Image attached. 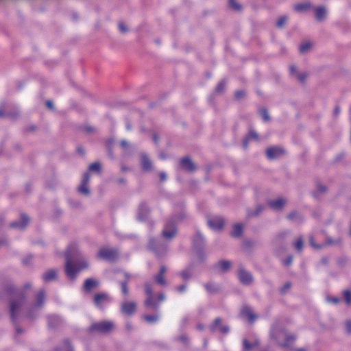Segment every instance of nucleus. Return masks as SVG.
Segmentation results:
<instances>
[{"label":"nucleus","mask_w":351,"mask_h":351,"mask_svg":"<svg viewBox=\"0 0 351 351\" xmlns=\"http://www.w3.org/2000/svg\"><path fill=\"white\" fill-rule=\"evenodd\" d=\"M238 278L241 284L249 286L253 283L254 278L250 272L240 267L238 271Z\"/></svg>","instance_id":"10"},{"label":"nucleus","mask_w":351,"mask_h":351,"mask_svg":"<svg viewBox=\"0 0 351 351\" xmlns=\"http://www.w3.org/2000/svg\"><path fill=\"white\" fill-rule=\"evenodd\" d=\"M243 225L241 223H236L233 226L232 230L230 233L231 236L234 238H239L243 233Z\"/></svg>","instance_id":"33"},{"label":"nucleus","mask_w":351,"mask_h":351,"mask_svg":"<svg viewBox=\"0 0 351 351\" xmlns=\"http://www.w3.org/2000/svg\"><path fill=\"white\" fill-rule=\"evenodd\" d=\"M290 73L292 76L295 77L297 73H299V71L297 70V68L295 66L292 65L289 68Z\"/></svg>","instance_id":"60"},{"label":"nucleus","mask_w":351,"mask_h":351,"mask_svg":"<svg viewBox=\"0 0 351 351\" xmlns=\"http://www.w3.org/2000/svg\"><path fill=\"white\" fill-rule=\"evenodd\" d=\"M231 265L230 261L221 260L215 265L214 268L219 272L225 273L230 269Z\"/></svg>","instance_id":"22"},{"label":"nucleus","mask_w":351,"mask_h":351,"mask_svg":"<svg viewBox=\"0 0 351 351\" xmlns=\"http://www.w3.org/2000/svg\"><path fill=\"white\" fill-rule=\"evenodd\" d=\"M230 7L234 10H240L241 5L239 4L236 0H228Z\"/></svg>","instance_id":"49"},{"label":"nucleus","mask_w":351,"mask_h":351,"mask_svg":"<svg viewBox=\"0 0 351 351\" xmlns=\"http://www.w3.org/2000/svg\"><path fill=\"white\" fill-rule=\"evenodd\" d=\"M143 318L146 322L149 324H154L159 320L160 315L157 313L154 315H143Z\"/></svg>","instance_id":"37"},{"label":"nucleus","mask_w":351,"mask_h":351,"mask_svg":"<svg viewBox=\"0 0 351 351\" xmlns=\"http://www.w3.org/2000/svg\"><path fill=\"white\" fill-rule=\"evenodd\" d=\"M315 19L319 21H323L326 16V10L324 7L319 6L315 9Z\"/></svg>","instance_id":"30"},{"label":"nucleus","mask_w":351,"mask_h":351,"mask_svg":"<svg viewBox=\"0 0 351 351\" xmlns=\"http://www.w3.org/2000/svg\"><path fill=\"white\" fill-rule=\"evenodd\" d=\"M179 275L184 280H189L192 278L193 276V269L191 267L186 268L182 270Z\"/></svg>","instance_id":"35"},{"label":"nucleus","mask_w":351,"mask_h":351,"mask_svg":"<svg viewBox=\"0 0 351 351\" xmlns=\"http://www.w3.org/2000/svg\"><path fill=\"white\" fill-rule=\"evenodd\" d=\"M245 94H246L245 91H244L243 90H237L234 93V97L237 100H241L245 97Z\"/></svg>","instance_id":"54"},{"label":"nucleus","mask_w":351,"mask_h":351,"mask_svg":"<svg viewBox=\"0 0 351 351\" xmlns=\"http://www.w3.org/2000/svg\"><path fill=\"white\" fill-rule=\"evenodd\" d=\"M259 114L264 121H269L270 117L266 108H262L259 110Z\"/></svg>","instance_id":"46"},{"label":"nucleus","mask_w":351,"mask_h":351,"mask_svg":"<svg viewBox=\"0 0 351 351\" xmlns=\"http://www.w3.org/2000/svg\"><path fill=\"white\" fill-rule=\"evenodd\" d=\"M264 206L257 204L254 210L247 211V216L250 217H257L264 210Z\"/></svg>","instance_id":"36"},{"label":"nucleus","mask_w":351,"mask_h":351,"mask_svg":"<svg viewBox=\"0 0 351 351\" xmlns=\"http://www.w3.org/2000/svg\"><path fill=\"white\" fill-rule=\"evenodd\" d=\"M47 319L49 327L53 329L58 327L63 322L62 319L60 316L54 315H49Z\"/></svg>","instance_id":"23"},{"label":"nucleus","mask_w":351,"mask_h":351,"mask_svg":"<svg viewBox=\"0 0 351 351\" xmlns=\"http://www.w3.org/2000/svg\"><path fill=\"white\" fill-rule=\"evenodd\" d=\"M327 191V189L324 185H318L317 188V191L313 192V195L314 197H317L319 194H323L325 193Z\"/></svg>","instance_id":"48"},{"label":"nucleus","mask_w":351,"mask_h":351,"mask_svg":"<svg viewBox=\"0 0 351 351\" xmlns=\"http://www.w3.org/2000/svg\"><path fill=\"white\" fill-rule=\"evenodd\" d=\"M270 337L278 345L287 347L295 340V337L288 334L280 322H275L271 328Z\"/></svg>","instance_id":"2"},{"label":"nucleus","mask_w":351,"mask_h":351,"mask_svg":"<svg viewBox=\"0 0 351 351\" xmlns=\"http://www.w3.org/2000/svg\"><path fill=\"white\" fill-rule=\"evenodd\" d=\"M204 287L209 294H217L221 291L220 285L213 282H209L204 285Z\"/></svg>","instance_id":"26"},{"label":"nucleus","mask_w":351,"mask_h":351,"mask_svg":"<svg viewBox=\"0 0 351 351\" xmlns=\"http://www.w3.org/2000/svg\"><path fill=\"white\" fill-rule=\"evenodd\" d=\"M88 170L99 172L101 170V165L99 162H93L89 165Z\"/></svg>","instance_id":"50"},{"label":"nucleus","mask_w":351,"mask_h":351,"mask_svg":"<svg viewBox=\"0 0 351 351\" xmlns=\"http://www.w3.org/2000/svg\"><path fill=\"white\" fill-rule=\"evenodd\" d=\"M294 247L296 249L297 251L301 252L303 248V241L302 239L300 237L299 238L295 243H294Z\"/></svg>","instance_id":"52"},{"label":"nucleus","mask_w":351,"mask_h":351,"mask_svg":"<svg viewBox=\"0 0 351 351\" xmlns=\"http://www.w3.org/2000/svg\"><path fill=\"white\" fill-rule=\"evenodd\" d=\"M119 29L122 34H125L129 32L128 27L123 22L119 23Z\"/></svg>","instance_id":"55"},{"label":"nucleus","mask_w":351,"mask_h":351,"mask_svg":"<svg viewBox=\"0 0 351 351\" xmlns=\"http://www.w3.org/2000/svg\"><path fill=\"white\" fill-rule=\"evenodd\" d=\"M149 212L150 209L147 204L145 202H141L138 206V219L141 221L145 220Z\"/></svg>","instance_id":"20"},{"label":"nucleus","mask_w":351,"mask_h":351,"mask_svg":"<svg viewBox=\"0 0 351 351\" xmlns=\"http://www.w3.org/2000/svg\"><path fill=\"white\" fill-rule=\"evenodd\" d=\"M167 245L161 242L158 239H150L148 248L158 257H162L167 252Z\"/></svg>","instance_id":"6"},{"label":"nucleus","mask_w":351,"mask_h":351,"mask_svg":"<svg viewBox=\"0 0 351 351\" xmlns=\"http://www.w3.org/2000/svg\"><path fill=\"white\" fill-rule=\"evenodd\" d=\"M240 315L246 317L250 324H253L257 319V315L252 309L248 306H243L240 312Z\"/></svg>","instance_id":"14"},{"label":"nucleus","mask_w":351,"mask_h":351,"mask_svg":"<svg viewBox=\"0 0 351 351\" xmlns=\"http://www.w3.org/2000/svg\"><path fill=\"white\" fill-rule=\"evenodd\" d=\"M291 282H287L285 284V285L280 289V293H282V294H285L286 293L288 290L290 289L291 287Z\"/></svg>","instance_id":"58"},{"label":"nucleus","mask_w":351,"mask_h":351,"mask_svg":"<svg viewBox=\"0 0 351 351\" xmlns=\"http://www.w3.org/2000/svg\"><path fill=\"white\" fill-rule=\"evenodd\" d=\"M178 340L181 343L186 344L188 341V337L185 335H182L178 337Z\"/></svg>","instance_id":"59"},{"label":"nucleus","mask_w":351,"mask_h":351,"mask_svg":"<svg viewBox=\"0 0 351 351\" xmlns=\"http://www.w3.org/2000/svg\"><path fill=\"white\" fill-rule=\"evenodd\" d=\"M226 82L224 80H221L217 84V86L215 88V92L219 94L223 93L226 89Z\"/></svg>","instance_id":"44"},{"label":"nucleus","mask_w":351,"mask_h":351,"mask_svg":"<svg viewBox=\"0 0 351 351\" xmlns=\"http://www.w3.org/2000/svg\"><path fill=\"white\" fill-rule=\"evenodd\" d=\"M54 351H73V348L69 339L63 341L62 344L57 347Z\"/></svg>","instance_id":"34"},{"label":"nucleus","mask_w":351,"mask_h":351,"mask_svg":"<svg viewBox=\"0 0 351 351\" xmlns=\"http://www.w3.org/2000/svg\"><path fill=\"white\" fill-rule=\"evenodd\" d=\"M120 145L122 149H126L128 147H129V143L125 140H122L120 142Z\"/></svg>","instance_id":"64"},{"label":"nucleus","mask_w":351,"mask_h":351,"mask_svg":"<svg viewBox=\"0 0 351 351\" xmlns=\"http://www.w3.org/2000/svg\"><path fill=\"white\" fill-rule=\"evenodd\" d=\"M285 153V149L278 146H273V147H268L265 151L267 158L269 160H271L278 158L279 157L282 156Z\"/></svg>","instance_id":"11"},{"label":"nucleus","mask_w":351,"mask_h":351,"mask_svg":"<svg viewBox=\"0 0 351 351\" xmlns=\"http://www.w3.org/2000/svg\"><path fill=\"white\" fill-rule=\"evenodd\" d=\"M128 284V280H121L119 282V285L121 288V292L125 296H128L129 294Z\"/></svg>","instance_id":"42"},{"label":"nucleus","mask_w":351,"mask_h":351,"mask_svg":"<svg viewBox=\"0 0 351 351\" xmlns=\"http://www.w3.org/2000/svg\"><path fill=\"white\" fill-rule=\"evenodd\" d=\"M8 105L6 104H3L0 106V118L5 117H16L18 116V111L15 110L14 112H8Z\"/></svg>","instance_id":"29"},{"label":"nucleus","mask_w":351,"mask_h":351,"mask_svg":"<svg viewBox=\"0 0 351 351\" xmlns=\"http://www.w3.org/2000/svg\"><path fill=\"white\" fill-rule=\"evenodd\" d=\"M89 181H90V173H89V172H86L85 173H84V175L82 176L81 184H88Z\"/></svg>","instance_id":"56"},{"label":"nucleus","mask_w":351,"mask_h":351,"mask_svg":"<svg viewBox=\"0 0 351 351\" xmlns=\"http://www.w3.org/2000/svg\"><path fill=\"white\" fill-rule=\"evenodd\" d=\"M342 294L346 304L351 305V291L349 290H344L343 291Z\"/></svg>","instance_id":"43"},{"label":"nucleus","mask_w":351,"mask_h":351,"mask_svg":"<svg viewBox=\"0 0 351 351\" xmlns=\"http://www.w3.org/2000/svg\"><path fill=\"white\" fill-rule=\"evenodd\" d=\"M326 300L328 303H332L334 304H337L339 302V299L336 297L327 296Z\"/></svg>","instance_id":"57"},{"label":"nucleus","mask_w":351,"mask_h":351,"mask_svg":"<svg viewBox=\"0 0 351 351\" xmlns=\"http://www.w3.org/2000/svg\"><path fill=\"white\" fill-rule=\"evenodd\" d=\"M287 21V17L285 16H282L278 19V20L276 22V26L279 28H281L284 26L285 23Z\"/></svg>","instance_id":"53"},{"label":"nucleus","mask_w":351,"mask_h":351,"mask_svg":"<svg viewBox=\"0 0 351 351\" xmlns=\"http://www.w3.org/2000/svg\"><path fill=\"white\" fill-rule=\"evenodd\" d=\"M136 309V304L132 301H124L121 304L122 313L130 316L134 313Z\"/></svg>","instance_id":"13"},{"label":"nucleus","mask_w":351,"mask_h":351,"mask_svg":"<svg viewBox=\"0 0 351 351\" xmlns=\"http://www.w3.org/2000/svg\"><path fill=\"white\" fill-rule=\"evenodd\" d=\"M57 278V271L56 269H51L46 272H45L43 275V279L45 282H51Z\"/></svg>","instance_id":"31"},{"label":"nucleus","mask_w":351,"mask_h":351,"mask_svg":"<svg viewBox=\"0 0 351 351\" xmlns=\"http://www.w3.org/2000/svg\"><path fill=\"white\" fill-rule=\"evenodd\" d=\"M288 231H282L280 232L274 239V243L276 245H280L284 238L287 235Z\"/></svg>","instance_id":"41"},{"label":"nucleus","mask_w":351,"mask_h":351,"mask_svg":"<svg viewBox=\"0 0 351 351\" xmlns=\"http://www.w3.org/2000/svg\"><path fill=\"white\" fill-rule=\"evenodd\" d=\"M259 341L255 339L253 342L250 343L246 339H243V351H251L255 347L259 346Z\"/></svg>","instance_id":"32"},{"label":"nucleus","mask_w":351,"mask_h":351,"mask_svg":"<svg viewBox=\"0 0 351 351\" xmlns=\"http://www.w3.org/2000/svg\"><path fill=\"white\" fill-rule=\"evenodd\" d=\"M110 297L106 293H98L94 295L93 302L98 308H102L105 304L110 302Z\"/></svg>","instance_id":"12"},{"label":"nucleus","mask_w":351,"mask_h":351,"mask_svg":"<svg viewBox=\"0 0 351 351\" xmlns=\"http://www.w3.org/2000/svg\"><path fill=\"white\" fill-rule=\"evenodd\" d=\"M295 77L301 83H303L305 82L306 77H307V73H297Z\"/></svg>","instance_id":"51"},{"label":"nucleus","mask_w":351,"mask_h":351,"mask_svg":"<svg viewBox=\"0 0 351 351\" xmlns=\"http://www.w3.org/2000/svg\"><path fill=\"white\" fill-rule=\"evenodd\" d=\"M204 239L203 236L197 232L193 239V247L199 258L202 261L204 258L203 250L204 247Z\"/></svg>","instance_id":"9"},{"label":"nucleus","mask_w":351,"mask_h":351,"mask_svg":"<svg viewBox=\"0 0 351 351\" xmlns=\"http://www.w3.org/2000/svg\"><path fill=\"white\" fill-rule=\"evenodd\" d=\"M71 247H73V246H71L70 248L65 252V272L69 278H70L71 280H74L76 277L77 274L80 271L88 267V263L86 259H82L77 263L76 265H74L71 261Z\"/></svg>","instance_id":"4"},{"label":"nucleus","mask_w":351,"mask_h":351,"mask_svg":"<svg viewBox=\"0 0 351 351\" xmlns=\"http://www.w3.org/2000/svg\"><path fill=\"white\" fill-rule=\"evenodd\" d=\"M186 285H182L176 287V290L180 293H183L186 290Z\"/></svg>","instance_id":"62"},{"label":"nucleus","mask_w":351,"mask_h":351,"mask_svg":"<svg viewBox=\"0 0 351 351\" xmlns=\"http://www.w3.org/2000/svg\"><path fill=\"white\" fill-rule=\"evenodd\" d=\"M144 305L147 308H149L154 311H158L159 308V303L154 300V296L147 297L144 302Z\"/></svg>","instance_id":"28"},{"label":"nucleus","mask_w":351,"mask_h":351,"mask_svg":"<svg viewBox=\"0 0 351 351\" xmlns=\"http://www.w3.org/2000/svg\"><path fill=\"white\" fill-rule=\"evenodd\" d=\"M141 165L143 170L145 171H151L152 170V162L146 154H141Z\"/></svg>","instance_id":"21"},{"label":"nucleus","mask_w":351,"mask_h":351,"mask_svg":"<svg viewBox=\"0 0 351 351\" xmlns=\"http://www.w3.org/2000/svg\"><path fill=\"white\" fill-rule=\"evenodd\" d=\"M186 217L184 210L180 208V210L176 212L173 217L167 220L162 235L165 239L170 240L173 239L177 233L176 221L179 222L184 220Z\"/></svg>","instance_id":"3"},{"label":"nucleus","mask_w":351,"mask_h":351,"mask_svg":"<svg viewBox=\"0 0 351 351\" xmlns=\"http://www.w3.org/2000/svg\"><path fill=\"white\" fill-rule=\"evenodd\" d=\"M337 264L340 267H344L348 265L349 258L348 256H341L337 258Z\"/></svg>","instance_id":"38"},{"label":"nucleus","mask_w":351,"mask_h":351,"mask_svg":"<svg viewBox=\"0 0 351 351\" xmlns=\"http://www.w3.org/2000/svg\"><path fill=\"white\" fill-rule=\"evenodd\" d=\"M45 300V291L41 289L35 295L34 302L25 313L24 304L26 300V296L23 291H16L10 302L11 321L16 324L19 319L23 317H27L31 320L35 319L38 317L40 310L44 306Z\"/></svg>","instance_id":"1"},{"label":"nucleus","mask_w":351,"mask_h":351,"mask_svg":"<svg viewBox=\"0 0 351 351\" xmlns=\"http://www.w3.org/2000/svg\"><path fill=\"white\" fill-rule=\"evenodd\" d=\"M287 201L284 198L269 200L267 202L268 206L274 210H281L285 206Z\"/></svg>","instance_id":"18"},{"label":"nucleus","mask_w":351,"mask_h":351,"mask_svg":"<svg viewBox=\"0 0 351 351\" xmlns=\"http://www.w3.org/2000/svg\"><path fill=\"white\" fill-rule=\"evenodd\" d=\"M287 219L295 223H301L304 221L303 215L295 210L289 213L287 216Z\"/></svg>","instance_id":"27"},{"label":"nucleus","mask_w":351,"mask_h":351,"mask_svg":"<svg viewBox=\"0 0 351 351\" xmlns=\"http://www.w3.org/2000/svg\"><path fill=\"white\" fill-rule=\"evenodd\" d=\"M144 289L147 297L154 296L152 282H145L144 284Z\"/></svg>","instance_id":"40"},{"label":"nucleus","mask_w":351,"mask_h":351,"mask_svg":"<svg viewBox=\"0 0 351 351\" xmlns=\"http://www.w3.org/2000/svg\"><path fill=\"white\" fill-rule=\"evenodd\" d=\"M310 7L308 3H299L295 5L294 8L297 12L306 11Z\"/></svg>","instance_id":"45"},{"label":"nucleus","mask_w":351,"mask_h":351,"mask_svg":"<svg viewBox=\"0 0 351 351\" xmlns=\"http://www.w3.org/2000/svg\"><path fill=\"white\" fill-rule=\"evenodd\" d=\"M342 245L343 239L341 237L339 236L336 238L327 237L325 239V243L322 245V246L333 245L337 247H341Z\"/></svg>","instance_id":"24"},{"label":"nucleus","mask_w":351,"mask_h":351,"mask_svg":"<svg viewBox=\"0 0 351 351\" xmlns=\"http://www.w3.org/2000/svg\"><path fill=\"white\" fill-rule=\"evenodd\" d=\"M292 261H293V257H292V256H289L285 261H284L283 263L285 265L289 266L292 263Z\"/></svg>","instance_id":"63"},{"label":"nucleus","mask_w":351,"mask_h":351,"mask_svg":"<svg viewBox=\"0 0 351 351\" xmlns=\"http://www.w3.org/2000/svg\"><path fill=\"white\" fill-rule=\"evenodd\" d=\"M77 191L79 193L84 196H88L90 195V190L88 187V184H81L77 187Z\"/></svg>","instance_id":"39"},{"label":"nucleus","mask_w":351,"mask_h":351,"mask_svg":"<svg viewBox=\"0 0 351 351\" xmlns=\"http://www.w3.org/2000/svg\"><path fill=\"white\" fill-rule=\"evenodd\" d=\"M99 285V282L94 278H87L84 283V290L86 292H90L97 288Z\"/></svg>","instance_id":"25"},{"label":"nucleus","mask_w":351,"mask_h":351,"mask_svg":"<svg viewBox=\"0 0 351 351\" xmlns=\"http://www.w3.org/2000/svg\"><path fill=\"white\" fill-rule=\"evenodd\" d=\"M224 220L221 217H213L208 219V225L213 230H220L222 228Z\"/></svg>","instance_id":"16"},{"label":"nucleus","mask_w":351,"mask_h":351,"mask_svg":"<svg viewBox=\"0 0 351 351\" xmlns=\"http://www.w3.org/2000/svg\"><path fill=\"white\" fill-rule=\"evenodd\" d=\"M29 222V219L25 214H21V219L19 221H15L10 223V227L12 228H18L23 230L27 226Z\"/></svg>","instance_id":"15"},{"label":"nucleus","mask_w":351,"mask_h":351,"mask_svg":"<svg viewBox=\"0 0 351 351\" xmlns=\"http://www.w3.org/2000/svg\"><path fill=\"white\" fill-rule=\"evenodd\" d=\"M166 271V267L164 265L160 266L158 274L154 276V279L157 284L162 286H166L167 285L166 279L165 278V274Z\"/></svg>","instance_id":"19"},{"label":"nucleus","mask_w":351,"mask_h":351,"mask_svg":"<svg viewBox=\"0 0 351 351\" xmlns=\"http://www.w3.org/2000/svg\"><path fill=\"white\" fill-rule=\"evenodd\" d=\"M347 332L351 333V319H348L345 323Z\"/></svg>","instance_id":"61"},{"label":"nucleus","mask_w":351,"mask_h":351,"mask_svg":"<svg viewBox=\"0 0 351 351\" xmlns=\"http://www.w3.org/2000/svg\"><path fill=\"white\" fill-rule=\"evenodd\" d=\"M114 328V324L111 321H104L93 324L90 328V332L108 334Z\"/></svg>","instance_id":"5"},{"label":"nucleus","mask_w":351,"mask_h":351,"mask_svg":"<svg viewBox=\"0 0 351 351\" xmlns=\"http://www.w3.org/2000/svg\"><path fill=\"white\" fill-rule=\"evenodd\" d=\"M98 256L108 261H114L118 258L119 253L116 249L104 247L99 250Z\"/></svg>","instance_id":"8"},{"label":"nucleus","mask_w":351,"mask_h":351,"mask_svg":"<svg viewBox=\"0 0 351 351\" xmlns=\"http://www.w3.org/2000/svg\"><path fill=\"white\" fill-rule=\"evenodd\" d=\"M209 330L213 333L219 332L223 335H227L230 332V327L226 324H223L220 317H217L209 326Z\"/></svg>","instance_id":"7"},{"label":"nucleus","mask_w":351,"mask_h":351,"mask_svg":"<svg viewBox=\"0 0 351 351\" xmlns=\"http://www.w3.org/2000/svg\"><path fill=\"white\" fill-rule=\"evenodd\" d=\"M180 167L188 172H193L196 170L195 165L189 157H184L180 160Z\"/></svg>","instance_id":"17"},{"label":"nucleus","mask_w":351,"mask_h":351,"mask_svg":"<svg viewBox=\"0 0 351 351\" xmlns=\"http://www.w3.org/2000/svg\"><path fill=\"white\" fill-rule=\"evenodd\" d=\"M311 47V43H309V42L304 43L300 46V48H299L300 52L302 53H305L310 49Z\"/></svg>","instance_id":"47"}]
</instances>
